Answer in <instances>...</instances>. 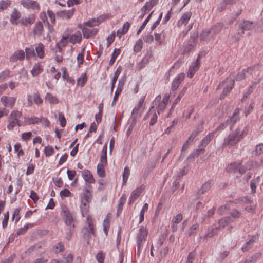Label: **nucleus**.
Here are the masks:
<instances>
[{
  "instance_id": "f257e3e1",
  "label": "nucleus",
  "mask_w": 263,
  "mask_h": 263,
  "mask_svg": "<svg viewBox=\"0 0 263 263\" xmlns=\"http://www.w3.org/2000/svg\"><path fill=\"white\" fill-rule=\"evenodd\" d=\"M91 201L81 199L80 209L82 215L87 218V224L88 227H84L83 230L84 235L86 237H89L91 235H94V226L92 218L88 215V212L89 208V203Z\"/></svg>"
},
{
  "instance_id": "f03ea898",
  "label": "nucleus",
  "mask_w": 263,
  "mask_h": 263,
  "mask_svg": "<svg viewBox=\"0 0 263 263\" xmlns=\"http://www.w3.org/2000/svg\"><path fill=\"white\" fill-rule=\"evenodd\" d=\"M22 116V112L17 110H12L7 118L8 124L7 128L8 130H12L15 126H21L22 124L20 118Z\"/></svg>"
},
{
  "instance_id": "7ed1b4c3",
  "label": "nucleus",
  "mask_w": 263,
  "mask_h": 263,
  "mask_svg": "<svg viewBox=\"0 0 263 263\" xmlns=\"http://www.w3.org/2000/svg\"><path fill=\"white\" fill-rule=\"evenodd\" d=\"M148 235V231L146 227L141 225L139 229L137 235V253L140 254L143 248V244Z\"/></svg>"
},
{
  "instance_id": "20e7f679",
  "label": "nucleus",
  "mask_w": 263,
  "mask_h": 263,
  "mask_svg": "<svg viewBox=\"0 0 263 263\" xmlns=\"http://www.w3.org/2000/svg\"><path fill=\"white\" fill-rule=\"evenodd\" d=\"M241 163L239 162H235L229 164L227 170L229 172L238 171L241 174L246 172L247 170H250L253 167V163L249 162L245 166H240Z\"/></svg>"
},
{
  "instance_id": "39448f33",
  "label": "nucleus",
  "mask_w": 263,
  "mask_h": 263,
  "mask_svg": "<svg viewBox=\"0 0 263 263\" xmlns=\"http://www.w3.org/2000/svg\"><path fill=\"white\" fill-rule=\"evenodd\" d=\"M242 138L243 135L239 134V132L236 130L235 132L230 134L224 139L223 145L233 146L236 144Z\"/></svg>"
},
{
  "instance_id": "423d86ee",
  "label": "nucleus",
  "mask_w": 263,
  "mask_h": 263,
  "mask_svg": "<svg viewBox=\"0 0 263 263\" xmlns=\"http://www.w3.org/2000/svg\"><path fill=\"white\" fill-rule=\"evenodd\" d=\"M234 84L233 77H228L222 83L219 85V87H223V89L221 96V98L226 96L233 88Z\"/></svg>"
},
{
  "instance_id": "0eeeda50",
  "label": "nucleus",
  "mask_w": 263,
  "mask_h": 263,
  "mask_svg": "<svg viewBox=\"0 0 263 263\" xmlns=\"http://www.w3.org/2000/svg\"><path fill=\"white\" fill-rule=\"evenodd\" d=\"M78 27L82 30L83 37L86 39L95 37L98 32L97 28H89V27L83 25H79Z\"/></svg>"
},
{
  "instance_id": "6e6552de",
  "label": "nucleus",
  "mask_w": 263,
  "mask_h": 263,
  "mask_svg": "<svg viewBox=\"0 0 263 263\" xmlns=\"http://www.w3.org/2000/svg\"><path fill=\"white\" fill-rule=\"evenodd\" d=\"M1 102L5 107L9 108H12L15 105L16 102V98L7 96H3L1 98Z\"/></svg>"
},
{
  "instance_id": "1a4fd4ad",
  "label": "nucleus",
  "mask_w": 263,
  "mask_h": 263,
  "mask_svg": "<svg viewBox=\"0 0 263 263\" xmlns=\"http://www.w3.org/2000/svg\"><path fill=\"white\" fill-rule=\"evenodd\" d=\"M21 4L23 7L28 10H36L40 9L39 4L32 0H22Z\"/></svg>"
},
{
  "instance_id": "9d476101",
  "label": "nucleus",
  "mask_w": 263,
  "mask_h": 263,
  "mask_svg": "<svg viewBox=\"0 0 263 263\" xmlns=\"http://www.w3.org/2000/svg\"><path fill=\"white\" fill-rule=\"evenodd\" d=\"M191 16L192 13L191 12H186L183 13L178 21L177 26L179 27L182 26H185L188 23Z\"/></svg>"
},
{
  "instance_id": "9b49d317",
  "label": "nucleus",
  "mask_w": 263,
  "mask_h": 263,
  "mask_svg": "<svg viewBox=\"0 0 263 263\" xmlns=\"http://www.w3.org/2000/svg\"><path fill=\"white\" fill-rule=\"evenodd\" d=\"M200 66V62L197 59L195 62H193L190 66L187 76L190 78H192L196 72L198 70Z\"/></svg>"
},
{
  "instance_id": "f8f14e48",
  "label": "nucleus",
  "mask_w": 263,
  "mask_h": 263,
  "mask_svg": "<svg viewBox=\"0 0 263 263\" xmlns=\"http://www.w3.org/2000/svg\"><path fill=\"white\" fill-rule=\"evenodd\" d=\"M81 175L84 181L89 183L92 184L95 182L93 175L88 170L85 169L81 172Z\"/></svg>"
},
{
  "instance_id": "ddd939ff",
  "label": "nucleus",
  "mask_w": 263,
  "mask_h": 263,
  "mask_svg": "<svg viewBox=\"0 0 263 263\" xmlns=\"http://www.w3.org/2000/svg\"><path fill=\"white\" fill-rule=\"evenodd\" d=\"M184 77L185 74L184 73H180L177 74L172 83V90H176L181 82L184 80Z\"/></svg>"
},
{
  "instance_id": "4468645a",
  "label": "nucleus",
  "mask_w": 263,
  "mask_h": 263,
  "mask_svg": "<svg viewBox=\"0 0 263 263\" xmlns=\"http://www.w3.org/2000/svg\"><path fill=\"white\" fill-rule=\"evenodd\" d=\"M143 190L142 186L137 187L131 193L129 198V204L133 203L140 195Z\"/></svg>"
},
{
  "instance_id": "2eb2a0df",
  "label": "nucleus",
  "mask_w": 263,
  "mask_h": 263,
  "mask_svg": "<svg viewBox=\"0 0 263 263\" xmlns=\"http://www.w3.org/2000/svg\"><path fill=\"white\" fill-rule=\"evenodd\" d=\"M62 213L65 222L67 225H71L73 220L72 216L69 213L66 207L62 208Z\"/></svg>"
},
{
  "instance_id": "dca6fc26",
  "label": "nucleus",
  "mask_w": 263,
  "mask_h": 263,
  "mask_svg": "<svg viewBox=\"0 0 263 263\" xmlns=\"http://www.w3.org/2000/svg\"><path fill=\"white\" fill-rule=\"evenodd\" d=\"M157 114L155 110L154 109V107H152L148 112L147 114L145 117L146 119L147 118L151 117L150 125H154L156 124L157 121Z\"/></svg>"
},
{
  "instance_id": "f3484780",
  "label": "nucleus",
  "mask_w": 263,
  "mask_h": 263,
  "mask_svg": "<svg viewBox=\"0 0 263 263\" xmlns=\"http://www.w3.org/2000/svg\"><path fill=\"white\" fill-rule=\"evenodd\" d=\"M24 58L25 53L23 50H20L13 53L10 58V61L12 62H15L18 60L22 61Z\"/></svg>"
},
{
  "instance_id": "a211bd4d",
  "label": "nucleus",
  "mask_w": 263,
  "mask_h": 263,
  "mask_svg": "<svg viewBox=\"0 0 263 263\" xmlns=\"http://www.w3.org/2000/svg\"><path fill=\"white\" fill-rule=\"evenodd\" d=\"M24 124L25 125H31V124H35L40 123L41 120L40 118L36 117L35 116H32L31 117H27L25 116L24 118Z\"/></svg>"
},
{
  "instance_id": "6ab92c4d",
  "label": "nucleus",
  "mask_w": 263,
  "mask_h": 263,
  "mask_svg": "<svg viewBox=\"0 0 263 263\" xmlns=\"http://www.w3.org/2000/svg\"><path fill=\"white\" fill-rule=\"evenodd\" d=\"M157 0H151L148 2H147L144 6L141 8V12L148 13L151 10L153 7L157 4Z\"/></svg>"
},
{
  "instance_id": "aec40b11",
  "label": "nucleus",
  "mask_w": 263,
  "mask_h": 263,
  "mask_svg": "<svg viewBox=\"0 0 263 263\" xmlns=\"http://www.w3.org/2000/svg\"><path fill=\"white\" fill-rule=\"evenodd\" d=\"M35 18L34 15H30L28 16L23 17L20 20L22 25L27 26L31 25L35 21Z\"/></svg>"
},
{
  "instance_id": "412c9836",
  "label": "nucleus",
  "mask_w": 263,
  "mask_h": 263,
  "mask_svg": "<svg viewBox=\"0 0 263 263\" xmlns=\"http://www.w3.org/2000/svg\"><path fill=\"white\" fill-rule=\"evenodd\" d=\"M69 41L72 43L80 42L82 40V33L80 31H78L69 36Z\"/></svg>"
},
{
  "instance_id": "4be33fe9",
  "label": "nucleus",
  "mask_w": 263,
  "mask_h": 263,
  "mask_svg": "<svg viewBox=\"0 0 263 263\" xmlns=\"http://www.w3.org/2000/svg\"><path fill=\"white\" fill-rule=\"evenodd\" d=\"M43 71V66L40 63L35 64L30 72L33 77H35L41 73Z\"/></svg>"
},
{
  "instance_id": "5701e85b",
  "label": "nucleus",
  "mask_w": 263,
  "mask_h": 263,
  "mask_svg": "<svg viewBox=\"0 0 263 263\" xmlns=\"http://www.w3.org/2000/svg\"><path fill=\"white\" fill-rule=\"evenodd\" d=\"M252 69L251 68H248L246 69L243 70L239 72L236 76V80L240 81L245 79L246 77L252 73Z\"/></svg>"
},
{
  "instance_id": "b1692460",
  "label": "nucleus",
  "mask_w": 263,
  "mask_h": 263,
  "mask_svg": "<svg viewBox=\"0 0 263 263\" xmlns=\"http://www.w3.org/2000/svg\"><path fill=\"white\" fill-rule=\"evenodd\" d=\"M35 51L37 57L43 59L45 55L44 45L41 43H39L35 47Z\"/></svg>"
},
{
  "instance_id": "393cba45",
  "label": "nucleus",
  "mask_w": 263,
  "mask_h": 263,
  "mask_svg": "<svg viewBox=\"0 0 263 263\" xmlns=\"http://www.w3.org/2000/svg\"><path fill=\"white\" fill-rule=\"evenodd\" d=\"M222 24L221 23H217L213 26L210 29L211 31V36L213 37L216 34H218L222 28Z\"/></svg>"
},
{
  "instance_id": "a878e982",
  "label": "nucleus",
  "mask_w": 263,
  "mask_h": 263,
  "mask_svg": "<svg viewBox=\"0 0 263 263\" xmlns=\"http://www.w3.org/2000/svg\"><path fill=\"white\" fill-rule=\"evenodd\" d=\"M74 11V10L61 11L59 12L58 14L64 19H68L73 15Z\"/></svg>"
},
{
  "instance_id": "bb28decb",
  "label": "nucleus",
  "mask_w": 263,
  "mask_h": 263,
  "mask_svg": "<svg viewBox=\"0 0 263 263\" xmlns=\"http://www.w3.org/2000/svg\"><path fill=\"white\" fill-rule=\"evenodd\" d=\"M130 24L128 22L125 23L122 28L118 30L117 35L119 37H121L123 34H125L128 30Z\"/></svg>"
},
{
  "instance_id": "cd10ccee",
  "label": "nucleus",
  "mask_w": 263,
  "mask_h": 263,
  "mask_svg": "<svg viewBox=\"0 0 263 263\" xmlns=\"http://www.w3.org/2000/svg\"><path fill=\"white\" fill-rule=\"evenodd\" d=\"M45 99L46 101L48 102L51 104H56L59 103V99L55 96L49 92L46 93Z\"/></svg>"
},
{
  "instance_id": "c85d7f7f",
  "label": "nucleus",
  "mask_w": 263,
  "mask_h": 263,
  "mask_svg": "<svg viewBox=\"0 0 263 263\" xmlns=\"http://www.w3.org/2000/svg\"><path fill=\"white\" fill-rule=\"evenodd\" d=\"M43 31V25L41 22H37L35 24L34 28V34L35 35H41Z\"/></svg>"
},
{
  "instance_id": "c756f323",
  "label": "nucleus",
  "mask_w": 263,
  "mask_h": 263,
  "mask_svg": "<svg viewBox=\"0 0 263 263\" xmlns=\"http://www.w3.org/2000/svg\"><path fill=\"white\" fill-rule=\"evenodd\" d=\"M110 214L108 213L104 219L103 223V231L106 236L108 235V229L110 225Z\"/></svg>"
},
{
  "instance_id": "7c9ffc66",
  "label": "nucleus",
  "mask_w": 263,
  "mask_h": 263,
  "mask_svg": "<svg viewBox=\"0 0 263 263\" xmlns=\"http://www.w3.org/2000/svg\"><path fill=\"white\" fill-rule=\"evenodd\" d=\"M197 40V38L191 39L188 45L184 48L183 53H185L191 51L196 45Z\"/></svg>"
},
{
  "instance_id": "2f4dec72",
  "label": "nucleus",
  "mask_w": 263,
  "mask_h": 263,
  "mask_svg": "<svg viewBox=\"0 0 263 263\" xmlns=\"http://www.w3.org/2000/svg\"><path fill=\"white\" fill-rule=\"evenodd\" d=\"M21 14L16 10H14L10 16V22L12 24L16 25L17 24V20L20 17Z\"/></svg>"
},
{
  "instance_id": "473e14b6",
  "label": "nucleus",
  "mask_w": 263,
  "mask_h": 263,
  "mask_svg": "<svg viewBox=\"0 0 263 263\" xmlns=\"http://www.w3.org/2000/svg\"><path fill=\"white\" fill-rule=\"evenodd\" d=\"M106 163L100 162L97 165V174L100 177H104L105 176V172L104 170V166Z\"/></svg>"
},
{
  "instance_id": "72a5a7b5",
  "label": "nucleus",
  "mask_w": 263,
  "mask_h": 263,
  "mask_svg": "<svg viewBox=\"0 0 263 263\" xmlns=\"http://www.w3.org/2000/svg\"><path fill=\"white\" fill-rule=\"evenodd\" d=\"M107 145L106 143L104 144L101 151V154L100 156V162L107 163Z\"/></svg>"
},
{
  "instance_id": "f704fd0d",
  "label": "nucleus",
  "mask_w": 263,
  "mask_h": 263,
  "mask_svg": "<svg viewBox=\"0 0 263 263\" xmlns=\"http://www.w3.org/2000/svg\"><path fill=\"white\" fill-rule=\"evenodd\" d=\"M111 15L110 14L107 13V14H103V15H100L98 17L95 18L96 20V22H97V24L98 26L101 23H102L104 21H105L106 20L111 17Z\"/></svg>"
},
{
  "instance_id": "c9c22d12",
  "label": "nucleus",
  "mask_w": 263,
  "mask_h": 263,
  "mask_svg": "<svg viewBox=\"0 0 263 263\" xmlns=\"http://www.w3.org/2000/svg\"><path fill=\"white\" fill-rule=\"evenodd\" d=\"M194 152L188 157V159H193L195 157L198 156L200 154L203 153L204 151V147H201Z\"/></svg>"
},
{
  "instance_id": "e433bc0d",
  "label": "nucleus",
  "mask_w": 263,
  "mask_h": 263,
  "mask_svg": "<svg viewBox=\"0 0 263 263\" xmlns=\"http://www.w3.org/2000/svg\"><path fill=\"white\" fill-rule=\"evenodd\" d=\"M240 27L243 30H250L253 28V24L251 22L246 21L240 24Z\"/></svg>"
},
{
  "instance_id": "4c0bfd02",
  "label": "nucleus",
  "mask_w": 263,
  "mask_h": 263,
  "mask_svg": "<svg viewBox=\"0 0 263 263\" xmlns=\"http://www.w3.org/2000/svg\"><path fill=\"white\" fill-rule=\"evenodd\" d=\"M11 4L10 0H2L0 1V12L6 10Z\"/></svg>"
},
{
  "instance_id": "58836bf2",
  "label": "nucleus",
  "mask_w": 263,
  "mask_h": 263,
  "mask_svg": "<svg viewBox=\"0 0 263 263\" xmlns=\"http://www.w3.org/2000/svg\"><path fill=\"white\" fill-rule=\"evenodd\" d=\"M87 81V77L86 73H83L78 79L77 85L83 87L86 83Z\"/></svg>"
},
{
  "instance_id": "ea45409f",
  "label": "nucleus",
  "mask_w": 263,
  "mask_h": 263,
  "mask_svg": "<svg viewBox=\"0 0 263 263\" xmlns=\"http://www.w3.org/2000/svg\"><path fill=\"white\" fill-rule=\"evenodd\" d=\"M120 52L121 51L120 49H115V50H114L113 52L111 54V57L109 61L110 65H112L115 63L117 57L120 54Z\"/></svg>"
},
{
  "instance_id": "a19ab883",
  "label": "nucleus",
  "mask_w": 263,
  "mask_h": 263,
  "mask_svg": "<svg viewBox=\"0 0 263 263\" xmlns=\"http://www.w3.org/2000/svg\"><path fill=\"white\" fill-rule=\"evenodd\" d=\"M212 37L211 36V31L210 30H204L200 34V39L203 41H206Z\"/></svg>"
},
{
  "instance_id": "79ce46f5",
  "label": "nucleus",
  "mask_w": 263,
  "mask_h": 263,
  "mask_svg": "<svg viewBox=\"0 0 263 263\" xmlns=\"http://www.w3.org/2000/svg\"><path fill=\"white\" fill-rule=\"evenodd\" d=\"M231 222V217L228 216L225 217L224 218H222L219 220V229L223 228L226 226L228 224Z\"/></svg>"
},
{
  "instance_id": "37998d69",
  "label": "nucleus",
  "mask_w": 263,
  "mask_h": 263,
  "mask_svg": "<svg viewBox=\"0 0 263 263\" xmlns=\"http://www.w3.org/2000/svg\"><path fill=\"white\" fill-rule=\"evenodd\" d=\"M25 50L27 59L32 58L35 55L34 49L33 47H26Z\"/></svg>"
},
{
  "instance_id": "c03bdc74",
  "label": "nucleus",
  "mask_w": 263,
  "mask_h": 263,
  "mask_svg": "<svg viewBox=\"0 0 263 263\" xmlns=\"http://www.w3.org/2000/svg\"><path fill=\"white\" fill-rule=\"evenodd\" d=\"M213 135V134H209L205 137H204L200 142V146L205 147L206 145L210 142L211 140L212 137Z\"/></svg>"
},
{
  "instance_id": "a18cd8bd",
  "label": "nucleus",
  "mask_w": 263,
  "mask_h": 263,
  "mask_svg": "<svg viewBox=\"0 0 263 263\" xmlns=\"http://www.w3.org/2000/svg\"><path fill=\"white\" fill-rule=\"evenodd\" d=\"M68 37H63L60 41L57 43V46L60 50L61 48L65 46L68 43Z\"/></svg>"
},
{
  "instance_id": "49530a36",
  "label": "nucleus",
  "mask_w": 263,
  "mask_h": 263,
  "mask_svg": "<svg viewBox=\"0 0 263 263\" xmlns=\"http://www.w3.org/2000/svg\"><path fill=\"white\" fill-rule=\"evenodd\" d=\"M185 90H182L181 91L177 98L174 100L173 103L172 104V107L170 109V112L173 111L176 106V104L178 103V102L180 101L181 98L183 96Z\"/></svg>"
},
{
  "instance_id": "de8ad7c7",
  "label": "nucleus",
  "mask_w": 263,
  "mask_h": 263,
  "mask_svg": "<svg viewBox=\"0 0 263 263\" xmlns=\"http://www.w3.org/2000/svg\"><path fill=\"white\" fill-rule=\"evenodd\" d=\"M143 46V41L141 39L137 40L134 47V51L135 52H139L141 51Z\"/></svg>"
},
{
  "instance_id": "09e8293b",
  "label": "nucleus",
  "mask_w": 263,
  "mask_h": 263,
  "mask_svg": "<svg viewBox=\"0 0 263 263\" xmlns=\"http://www.w3.org/2000/svg\"><path fill=\"white\" fill-rule=\"evenodd\" d=\"M260 253H256L247 259L244 263H254L259 258Z\"/></svg>"
},
{
  "instance_id": "8fccbe9b",
  "label": "nucleus",
  "mask_w": 263,
  "mask_h": 263,
  "mask_svg": "<svg viewBox=\"0 0 263 263\" xmlns=\"http://www.w3.org/2000/svg\"><path fill=\"white\" fill-rule=\"evenodd\" d=\"M53 251L55 253H58L60 252L64 251V246L62 243H58L53 247Z\"/></svg>"
},
{
  "instance_id": "3c124183",
  "label": "nucleus",
  "mask_w": 263,
  "mask_h": 263,
  "mask_svg": "<svg viewBox=\"0 0 263 263\" xmlns=\"http://www.w3.org/2000/svg\"><path fill=\"white\" fill-rule=\"evenodd\" d=\"M85 49H83L82 51L79 53L77 57V63L79 66L81 65L83 63L84 61V52Z\"/></svg>"
},
{
  "instance_id": "603ef678",
  "label": "nucleus",
  "mask_w": 263,
  "mask_h": 263,
  "mask_svg": "<svg viewBox=\"0 0 263 263\" xmlns=\"http://www.w3.org/2000/svg\"><path fill=\"white\" fill-rule=\"evenodd\" d=\"M71 192L67 189H64L60 192V195L62 198L71 196Z\"/></svg>"
},
{
  "instance_id": "864d4df0",
  "label": "nucleus",
  "mask_w": 263,
  "mask_h": 263,
  "mask_svg": "<svg viewBox=\"0 0 263 263\" xmlns=\"http://www.w3.org/2000/svg\"><path fill=\"white\" fill-rule=\"evenodd\" d=\"M72 261L73 255L71 254H68L61 260V263H72Z\"/></svg>"
},
{
  "instance_id": "5fc2aeb1",
  "label": "nucleus",
  "mask_w": 263,
  "mask_h": 263,
  "mask_svg": "<svg viewBox=\"0 0 263 263\" xmlns=\"http://www.w3.org/2000/svg\"><path fill=\"white\" fill-rule=\"evenodd\" d=\"M33 98L34 103L36 105L41 104L43 102V99L41 98L40 95L37 93H34L33 95Z\"/></svg>"
},
{
  "instance_id": "6e6d98bb",
  "label": "nucleus",
  "mask_w": 263,
  "mask_h": 263,
  "mask_svg": "<svg viewBox=\"0 0 263 263\" xmlns=\"http://www.w3.org/2000/svg\"><path fill=\"white\" fill-rule=\"evenodd\" d=\"M83 25V26H87L89 27H93L94 26H98L97 22H96L95 18L89 20L88 21L84 22Z\"/></svg>"
},
{
  "instance_id": "4d7b16f0",
  "label": "nucleus",
  "mask_w": 263,
  "mask_h": 263,
  "mask_svg": "<svg viewBox=\"0 0 263 263\" xmlns=\"http://www.w3.org/2000/svg\"><path fill=\"white\" fill-rule=\"evenodd\" d=\"M9 215L8 212L4 214V218L2 220V227L5 228L7 226L8 221L9 220Z\"/></svg>"
},
{
  "instance_id": "13d9d810",
  "label": "nucleus",
  "mask_w": 263,
  "mask_h": 263,
  "mask_svg": "<svg viewBox=\"0 0 263 263\" xmlns=\"http://www.w3.org/2000/svg\"><path fill=\"white\" fill-rule=\"evenodd\" d=\"M44 152L46 156L49 157L51 156L54 152L53 148L51 146H46L44 148Z\"/></svg>"
},
{
  "instance_id": "bf43d9fd",
  "label": "nucleus",
  "mask_w": 263,
  "mask_h": 263,
  "mask_svg": "<svg viewBox=\"0 0 263 263\" xmlns=\"http://www.w3.org/2000/svg\"><path fill=\"white\" fill-rule=\"evenodd\" d=\"M105 255L102 252H99L96 255V259L98 263H103Z\"/></svg>"
},
{
  "instance_id": "052dcab7",
  "label": "nucleus",
  "mask_w": 263,
  "mask_h": 263,
  "mask_svg": "<svg viewBox=\"0 0 263 263\" xmlns=\"http://www.w3.org/2000/svg\"><path fill=\"white\" fill-rule=\"evenodd\" d=\"M32 135L31 132H25L22 134L21 138L23 141H27L31 137Z\"/></svg>"
},
{
  "instance_id": "680f3d73",
  "label": "nucleus",
  "mask_w": 263,
  "mask_h": 263,
  "mask_svg": "<svg viewBox=\"0 0 263 263\" xmlns=\"http://www.w3.org/2000/svg\"><path fill=\"white\" fill-rule=\"evenodd\" d=\"M81 199L91 201L92 198L91 193H83L81 195Z\"/></svg>"
},
{
  "instance_id": "e2e57ef3",
  "label": "nucleus",
  "mask_w": 263,
  "mask_h": 263,
  "mask_svg": "<svg viewBox=\"0 0 263 263\" xmlns=\"http://www.w3.org/2000/svg\"><path fill=\"white\" fill-rule=\"evenodd\" d=\"M253 245V241L250 240L248 242H246L242 247V250L243 251H246L250 249Z\"/></svg>"
},
{
  "instance_id": "0e129e2a",
  "label": "nucleus",
  "mask_w": 263,
  "mask_h": 263,
  "mask_svg": "<svg viewBox=\"0 0 263 263\" xmlns=\"http://www.w3.org/2000/svg\"><path fill=\"white\" fill-rule=\"evenodd\" d=\"M19 213L20 210L18 209H15L12 215V220H15V222H17L20 220Z\"/></svg>"
},
{
  "instance_id": "69168bd1",
  "label": "nucleus",
  "mask_w": 263,
  "mask_h": 263,
  "mask_svg": "<svg viewBox=\"0 0 263 263\" xmlns=\"http://www.w3.org/2000/svg\"><path fill=\"white\" fill-rule=\"evenodd\" d=\"M211 187L210 183L209 182H205L204 184H203L202 186L200 192H201L202 194H203L204 192H206L208 190H209Z\"/></svg>"
},
{
  "instance_id": "338daca9",
  "label": "nucleus",
  "mask_w": 263,
  "mask_h": 263,
  "mask_svg": "<svg viewBox=\"0 0 263 263\" xmlns=\"http://www.w3.org/2000/svg\"><path fill=\"white\" fill-rule=\"evenodd\" d=\"M59 120L60 123V125L62 127H64L66 123V119L63 116V115L61 113L59 114Z\"/></svg>"
},
{
  "instance_id": "774afa93",
  "label": "nucleus",
  "mask_w": 263,
  "mask_h": 263,
  "mask_svg": "<svg viewBox=\"0 0 263 263\" xmlns=\"http://www.w3.org/2000/svg\"><path fill=\"white\" fill-rule=\"evenodd\" d=\"M255 152L256 155L263 153V144H260L256 146Z\"/></svg>"
}]
</instances>
